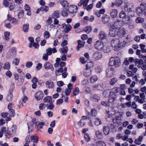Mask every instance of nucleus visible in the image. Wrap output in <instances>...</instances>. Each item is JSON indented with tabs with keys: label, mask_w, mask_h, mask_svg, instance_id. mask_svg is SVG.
I'll use <instances>...</instances> for the list:
<instances>
[{
	"label": "nucleus",
	"mask_w": 146,
	"mask_h": 146,
	"mask_svg": "<svg viewBox=\"0 0 146 146\" xmlns=\"http://www.w3.org/2000/svg\"><path fill=\"white\" fill-rule=\"evenodd\" d=\"M121 64L120 59L118 57H111L109 60L108 65L112 66H114L115 67H119Z\"/></svg>",
	"instance_id": "nucleus-1"
},
{
	"label": "nucleus",
	"mask_w": 146,
	"mask_h": 146,
	"mask_svg": "<svg viewBox=\"0 0 146 146\" xmlns=\"http://www.w3.org/2000/svg\"><path fill=\"white\" fill-rule=\"evenodd\" d=\"M111 46L114 48L115 50H117L119 48L125 46V45L122 42H120L119 39H116L112 40L111 42Z\"/></svg>",
	"instance_id": "nucleus-2"
},
{
	"label": "nucleus",
	"mask_w": 146,
	"mask_h": 146,
	"mask_svg": "<svg viewBox=\"0 0 146 146\" xmlns=\"http://www.w3.org/2000/svg\"><path fill=\"white\" fill-rule=\"evenodd\" d=\"M109 28H112L109 31V34L110 36L112 37H115L117 35V29L113 28V24L111 23L108 25Z\"/></svg>",
	"instance_id": "nucleus-3"
},
{
	"label": "nucleus",
	"mask_w": 146,
	"mask_h": 146,
	"mask_svg": "<svg viewBox=\"0 0 146 146\" xmlns=\"http://www.w3.org/2000/svg\"><path fill=\"white\" fill-rule=\"evenodd\" d=\"M94 46L96 49L99 50H102L104 47L103 42L99 40H97Z\"/></svg>",
	"instance_id": "nucleus-4"
},
{
	"label": "nucleus",
	"mask_w": 146,
	"mask_h": 146,
	"mask_svg": "<svg viewBox=\"0 0 146 146\" xmlns=\"http://www.w3.org/2000/svg\"><path fill=\"white\" fill-rule=\"evenodd\" d=\"M117 95L115 94H111L110 92V95H109L108 102L110 103H112L114 104L116 102V98Z\"/></svg>",
	"instance_id": "nucleus-5"
},
{
	"label": "nucleus",
	"mask_w": 146,
	"mask_h": 146,
	"mask_svg": "<svg viewBox=\"0 0 146 146\" xmlns=\"http://www.w3.org/2000/svg\"><path fill=\"white\" fill-rule=\"evenodd\" d=\"M102 57V53L99 52L97 51L94 53L92 58L95 61H97L100 60Z\"/></svg>",
	"instance_id": "nucleus-6"
},
{
	"label": "nucleus",
	"mask_w": 146,
	"mask_h": 146,
	"mask_svg": "<svg viewBox=\"0 0 146 146\" xmlns=\"http://www.w3.org/2000/svg\"><path fill=\"white\" fill-rule=\"evenodd\" d=\"M62 28L64 29L63 32L66 33H68L72 28L71 26L68 24L63 23L62 25Z\"/></svg>",
	"instance_id": "nucleus-7"
},
{
	"label": "nucleus",
	"mask_w": 146,
	"mask_h": 146,
	"mask_svg": "<svg viewBox=\"0 0 146 146\" xmlns=\"http://www.w3.org/2000/svg\"><path fill=\"white\" fill-rule=\"evenodd\" d=\"M125 29L123 28L117 29V35L119 37H122L125 35Z\"/></svg>",
	"instance_id": "nucleus-8"
},
{
	"label": "nucleus",
	"mask_w": 146,
	"mask_h": 146,
	"mask_svg": "<svg viewBox=\"0 0 146 146\" xmlns=\"http://www.w3.org/2000/svg\"><path fill=\"white\" fill-rule=\"evenodd\" d=\"M43 97L44 94L41 91H38L35 95V97L37 101L41 100L42 99Z\"/></svg>",
	"instance_id": "nucleus-9"
},
{
	"label": "nucleus",
	"mask_w": 146,
	"mask_h": 146,
	"mask_svg": "<svg viewBox=\"0 0 146 146\" xmlns=\"http://www.w3.org/2000/svg\"><path fill=\"white\" fill-rule=\"evenodd\" d=\"M16 128L15 126L14 125H10L8 128V131L10 135H13L15 133Z\"/></svg>",
	"instance_id": "nucleus-10"
},
{
	"label": "nucleus",
	"mask_w": 146,
	"mask_h": 146,
	"mask_svg": "<svg viewBox=\"0 0 146 146\" xmlns=\"http://www.w3.org/2000/svg\"><path fill=\"white\" fill-rule=\"evenodd\" d=\"M45 86L46 87L50 89H52L54 87L53 82L51 80H48L45 82Z\"/></svg>",
	"instance_id": "nucleus-11"
},
{
	"label": "nucleus",
	"mask_w": 146,
	"mask_h": 146,
	"mask_svg": "<svg viewBox=\"0 0 146 146\" xmlns=\"http://www.w3.org/2000/svg\"><path fill=\"white\" fill-rule=\"evenodd\" d=\"M113 121L114 123L119 125L121 123V118L119 117H114L113 118Z\"/></svg>",
	"instance_id": "nucleus-12"
},
{
	"label": "nucleus",
	"mask_w": 146,
	"mask_h": 146,
	"mask_svg": "<svg viewBox=\"0 0 146 146\" xmlns=\"http://www.w3.org/2000/svg\"><path fill=\"white\" fill-rule=\"evenodd\" d=\"M77 7L75 5H70L68 7V13H74L77 10Z\"/></svg>",
	"instance_id": "nucleus-13"
},
{
	"label": "nucleus",
	"mask_w": 146,
	"mask_h": 146,
	"mask_svg": "<svg viewBox=\"0 0 146 146\" xmlns=\"http://www.w3.org/2000/svg\"><path fill=\"white\" fill-rule=\"evenodd\" d=\"M44 66L46 69L50 70L51 71H53L54 70L52 65L49 62H46L44 64Z\"/></svg>",
	"instance_id": "nucleus-14"
},
{
	"label": "nucleus",
	"mask_w": 146,
	"mask_h": 146,
	"mask_svg": "<svg viewBox=\"0 0 146 146\" xmlns=\"http://www.w3.org/2000/svg\"><path fill=\"white\" fill-rule=\"evenodd\" d=\"M46 53L48 55H50L51 54L52 52L53 53H55L57 52V50L55 48H48L46 49Z\"/></svg>",
	"instance_id": "nucleus-15"
},
{
	"label": "nucleus",
	"mask_w": 146,
	"mask_h": 146,
	"mask_svg": "<svg viewBox=\"0 0 146 146\" xmlns=\"http://www.w3.org/2000/svg\"><path fill=\"white\" fill-rule=\"evenodd\" d=\"M92 74L91 70L88 68H85L83 71V74L86 77L90 76Z\"/></svg>",
	"instance_id": "nucleus-16"
},
{
	"label": "nucleus",
	"mask_w": 146,
	"mask_h": 146,
	"mask_svg": "<svg viewBox=\"0 0 146 146\" xmlns=\"http://www.w3.org/2000/svg\"><path fill=\"white\" fill-rule=\"evenodd\" d=\"M118 13V11L116 9H114L112 10L110 12L111 17L112 18H116Z\"/></svg>",
	"instance_id": "nucleus-17"
},
{
	"label": "nucleus",
	"mask_w": 146,
	"mask_h": 146,
	"mask_svg": "<svg viewBox=\"0 0 146 146\" xmlns=\"http://www.w3.org/2000/svg\"><path fill=\"white\" fill-rule=\"evenodd\" d=\"M114 70L112 68L107 69L106 70V74L108 77H111L113 75Z\"/></svg>",
	"instance_id": "nucleus-18"
},
{
	"label": "nucleus",
	"mask_w": 146,
	"mask_h": 146,
	"mask_svg": "<svg viewBox=\"0 0 146 146\" xmlns=\"http://www.w3.org/2000/svg\"><path fill=\"white\" fill-rule=\"evenodd\" d=\"M43 101L44 103H52L53 102L52 97L48 96L45 97L43 99Z\"/></svg>",
	"instance_id": "nucleus-19"
},
{
	"label": "nucleus",
	"mask_w": 146,
	"mask_h": 146,
	"mask_svg": "<svg viewBox=\"0 0 146 146\" xmlns=\"http://www.w3.org/2000/svg\"><path fill=\"white\" fill-rule=\"evenodd\" d=\"M99 36L100 39L101 40L105 39L107 37L106 34L103 31H101L99 33Z\"/></svg>",
	"instance_id": "nucleus-20"
},
{
	"label": "nucleus",
	"mask_w": 146,
	"mask_h": 146,
	"mask_svg": "<svg viewBox=\"0 0 146 146\" xmlns=\"http://www.w3.org/2000/svg\"><path fill=\"white\" fill-rule=\"evenodd\" d=\"M17 50L15 48H13L11 49L9 51L7 55L10 56H13L16 54Z\"/></svg>",
	"instance_id": "nucleus-21"
},
{
	"label": "nucleus",
	"mask_w": 146,
	"mask_h": 146,
	"mask_svg": "<svg viewBox=\"0 0 146 146\" xmlns=\"http://www.w3.org/2000/svg\"><path fill=\"white\" fill-rule=\"evenodd\" d=\"M89 0H80V2L78 4V5L79 6H81L82 5H83L84 8L87 6Z\"/></svg>",
	"instance_id": "nucleus-22"
},
{
	"label": "nucleus",
	"mask_w": 146,
	"mask_h": 146,
	"mask_svg": "<svg viewBox=\"0 0 146 146\" xmlns=\"http://www.w3.org/2000/svg\"><path fill=\"white\" fill-rule=\"evenodd\" d=\"M107 111V113L110 116L114 115L115 113L114 109L111 107H109Z\"/></svg>",
	"instance_id": "nucleus-23"
},
{
	"label": "nucleus",
	"mask_w": 146,
	"mask_h": 146,
	"mask_svg": "<svg viewBox=\"0 0 146 146\" xmlns=\"http://www.w3.org/2000/svg\"><path fill=\"white\" fill-rule=\"evenodd\" d=\"M71 90L70 89H66L65 91H63L62 92V98L64 97L65 94L66 96L69 95L71 92Z\"/></svg>",
	"instance_id": "nucleus-24"
},
{
	"label": "nucleus",
	"mask_w": 146,
	"mask_h": 146,
	"mask_svg": "<svg viewBox=\"0 0 146 146\" xmlns=\"http://www.w3.org/2000/svg\"><path fill=\"white\" fill-rule=\"evenodd\" d=\"M78 46L77 47V49L78 51H79L80 48L84 46L85 42L82 41L80 40H78Z\"/></svg>",
	"instance_id": "nucleus-25"
},
{
	"label": "nucleus",
	"mask_w": 146,
	"mask_h": 146,
	"mask_svg": "<svg viewBox=\"0 0 146 146\" xmlns=\"http://www.w3.org/2000/svg\"><path fill=\"white\" fill-rule=\"evenodd\" d=\"M143 137L142 136H140L138 138L135 139L134 141V143L135 144L140 145L141 143V142L143 140Z\"/></svg>",
	"instance_id": "nucleus-26"
},
{
	"label": "nucleus",
	"mask_w": 146,
	"mask_h": 146,
	"mask_svg": "<svg viewBox=\"0 0 146 146\" xmlns=\"http://www.w3.org/2000/svg\"><path fill=\"white\" fill-rule=\"evenodd\" d=\"M124 8L125 11H131L132 8V6L131 5L130 3H127L125 5Z\"/></svg>",
	"instance_id": "nucleus-27"
},
{
	"label": "nucleus",
	"mask_w": 146,
	"mask_h": 146,
	"mask_svg": "<svg viewBox=\"0 0 146 146\" xmlns=\"http://www.w3.org/2000/svg\"><path fill=\"white\" fill-rule=\"evenodd\" d=\"M110 129L109 127L105 126L103 127V132L105 135H108L109 133Z\"/></svg>",
	"instance_id": "nucleus-28"
},
{
	"label": "nucleus",
	"mask_w": 146,
	"mask_h": 146,
	"mask_svg": "<svg viewBox=\"0 0 146 146\" xmlns=\"http://www.w3.org/2000/svg\"><path fill=\"white\" fill-rule=\"evenodd\" d=\"M123 21L125 24H128L131 22L130 17L127 16L123 19Z\"/></svg>",
	"instance_id": "nucleus-29"
},
{
	"label": "nucleus",
	"mask_w": 146,
	"mask_h": 146,
	"mask_svg": "<svg viewBox=\"0 0 146 146\" xmlns=\"http://www.w3.org/2000/svg\"><path fill=\"white\" fill-rule=\"evenodd\" d=\"M93 121L94 124L97 126L100 125L102 123L101 120L100 119L97 118H94Z\"/></svg>",
	"instance_id": "nucleus-30"
},
{
	"label": "nucleus",
	"mask_w": 146,
	"mask_h": 146,
	"mask_svg": "<svg viewBox=\"0 0 146 146\" xmlns=\"http://www.w3.org/2000/svg\"><path fill=\"white\" fill-rule=\"evenodd\" d=\"M136 11L137 13L139 16L142 15L144 11L139 7L137 8Z\"/></svg>",
	"instance_id": "nucleus-31"
},
{
	"label": "nucleus",
	"mask_w": 146,
	"mask_h": 146,
	"mask_svg": "<svg viewBox=\"0 0 146 146\" xmlns=\"http://www.w3.org/2000/svg\"><path fill=\"white\" fill-rule=\"evenodd\" d=\"M118 81V79L116 78H113L110 80L109 81L110 84L113 85L116 83Z\"/></svg>",
	"instance_id": "nucleus-32"
},
{
	"label": "nucleus",
	"mask_w": 146,
	"mask_h": 146,
	"mask_svg": "<svg viewBox=\"0 0 146 146\" xmlns=\"http://www.w3.org/2000/svg\"><path fill=\"white\" fill-rule=\"evenodd\" d=\"M98 78L97 76L96 75H93L91 76L90 78V81L92 83H94L97 81Z\"/></svg>",
	"instance_id": "nucleus-33"
},
{
	"label": "nucleus",
	"mask_w": 146,
	"mask_h": 146,
	"mask_svg": "<svg viewBox=\"0 0 146 146\" xmlns=\"http://www.w3.org/2000/svg\"><path fill=\"white\" fill-rule=\"evenodd\" d=\"M68 50V48L67 46H65L60 49V51L61 53L65 54L66 53Z\"/></svg>",
	"instance_id": "nucleus-34"
},
{
	"label": "nucleus",
	"mask_w": 146,
	"mask_h": 146,
	"mask_svg": "<svg viewBox=\"0 0 146 146\" xmlns=\"http://www.w3.org/2000/svg\"><path fill=\"white\" fill-rule=\"evenodd\" d=\"M68 10L66 9H63L61 12V15L63 17L67 16L68 14Z\"/></svg>",
	"instance_id": "nucleus-35"
},
{
	"label": "nucleus",
	"mask_w": 146,
	"mask_h": 146,
	"mask_svg": "<svg viewBox=\"0 0 146 146\" xmlns=\"http://www.w3.org/2000/svg\"><path fill=\"white\" fill-rule=\"evenodd\" d=\"M93 89L94 90H95L96 89L101 90H102V88L101 85L99 84H95L93 86Z\"/></svg>",
	"instance_id": "nucleus-36"
},
{
	"label": "nucleus",
	"mask_w": 146,
	"mask_h": 146,
	"mask_svg": "<svg viewBox=\"0 0 146 146\" xmlns=\"http://www.w3.org/2000/svg\"><path fill=\"white\" fill-rule=\"evenodd\" d=\"M13 94L11 92H9L7 97V100L9 102H10L12 100V98L13 97Z\"/></svg>",
	"instance_id": "nucleus-37"
},
{
	"label": "nucleus",
	"mask_w": 146,
	"mask_h": 146,
	"mask_svg": "<svg viewBox=\"0 0 146 146\" xmlns=\"http://www.w3.org/2000/svg\"><path fill=\"white\" fill-rule=\"evenodd\" d=\"M121 24V22L119 20H117V21L115 22L113 25V28L115 27V29H117V28L119 27L120 26V24Z\"/></svg>",
	"instance_id": "nucleus-38"
},
{
	"label": "nucleus",
	"mask_w": 146,
	"mask_h": 146,
	"mask_svg": "<svg viewBox=\"0 0 146 146\" xmlns=\"http://www.w3.org/2000/svg\"><path fill=\"white\" fill-rule=\"evenodd\" d=\"M3 68L5 69L9 70L10 68V64L9 62H6L4 64Z\"/></svg>",
	"instance_id": "nucleus-39"
},
{
	"label": "nucleus",
	"mask_w": 146,
	"mask_h": 146,
	"mask_svg": "<svg viewBox=\"0 0 146 146\" xmlns=\"http://www.w3.org/2000/svg\"><path fill=\"white\" fill-rule=\"evenodd\" d=\"M38 137L36 136H31V140L34 142L37 143L38 141Z\"/></svg>",
	"instance_id": "nucleus-40"
},
{
	"label": "nucleus",
	"mask_w": 146,
	"mask_h": 146,
	"mask_svg": "<svg viewBox=\"0 0 146 146\" xmlns=\"http://www.w3.org/2000/svg\"><path fill=\"white\" fill-rule=\"evenodd\" d=\"M60 4L64 7H66L68 6V3L67 1L65 0H62L60 2Z\"/></svg>",
	"instance_id": "nucleus-41"
},
{
	"label": "nucleus",
	"mask_w": 146,
	"mask_h": 146,
	"mask_svg": "<svg viewBox=\"0 0 146 146\" xmlns=\"http://www.w3.org/2000/svg\"><path fill=\"white\" fill-rule=\"evenodd\" d=\"M110 91L109 90H105L103 93V95L104 97H107L109 95H110Z\"/></svg>",
	"instance_id": "nucleus-42"
},
{
	"label": "nucleus",
	"mask_w": 146,
	"mask_h": 146,
	"mask_svg": "<svg viewBox=\"0 0 146 146\" xmlns=\"http://www.w3.org/2000/svg\"><path fill=\"white\" fill-rule=\"evenodd\" d=\"M109 20V17L108 15H105L102 18V21L104 23H107Z\"/></svg>",
	"instance_id": "nucleus-43"
},
{
	"label": "nucleus",
	"mask_w": 146,
	"mask_h": 146,
	"mask_svg": "<svg viewBox=\"0 0 146 146\" xmlns=\"http://www.w3.org/2000/svg\"><path fill=\"white\" fill-rule=\"evenodd\" d=\"M139 7L142 9L143 10L145 11L146 10V3L145 2H143L141 3Z\"/></svg>",
	"instance_id": "nucleus-44"
},
{
	"label": "nucleus",
	"mask_w": 146,
	"mask_h": 146,
	"mask_svg": "<svg viewBox=\"0 0 146 146\" xmlns=\"http://www.w3.org/2000/svg\"><path fill=\"white\" fill-rule=\"evenodd\" d=\"M29 24H24L23 26V30L25 32H27L29 30Z\"/></svg>",
	"instance_id": "nucleus-45"
},
{
	"label": "nucleus",
	"mask_w": 146,
	"mask_h": 146,
	"mask_svg": "<svg viewBox=\"0 0 146 146\" xmlns=\"http://www.w3.org/2000/svg\"><path fill=\"white\" fill-rule=\"evenodd\" d=\"M93 7V4H91L87 6H86L84 7V9L88 11H89L91 10Z\"/></svg>",
	"instance_id": "nucleus-46"
},
{
	"label": "nucleus",
	"mask_w": 146,
	"mask_h": 146,
	"mask_svg": "<svg viewBox=\"0 0 146 146\" xmlns=\"http://www.w3.org/2000/svg\"><path fill=\"white\" fill-rule=\"evenodd\" d=\"M10 32H6L4 33V39L7 40H8L9 39V36H10Z\"/></svg>",
	"instance_id": "nucleus-47"
},
{
	"label": "nucleus",
	"mask_w": 146,
	"mask_h": 146,
	"mask_svg": "<svg viewBox=\"0 0 146 146\" xmlns=\"http://www.w3.org/2000/svg\"><path fill=\"white\" fill-rule=\"evenodd\" d=\"M63 72V70L62 68H59L56 71L55 74L56 76H58L61 75V73Z\"/></svg>",
	"instance_id": "nucleus-48"
},
{
	"label": "nucleus",
	"mask_w": 146,
	"mask_h": 146,
	"mask_svg": "<svg viewBox=\"0 0 146 146\" xmlns=\"http://www.w3.org/2000/svg\"><path fill=\"white\" fill-rule=\"evenodd\" d=\"M119 91V88L117 87H115L111 89V91L110 92L111 94H115L117 93Z\"/></svg>",
	"instance_id": "nucleus-49"
},
{
	"label": "nucleus",
	"mask_w": 146,
	"mask_h": 146,
	"mask_svg": "<svg viewBox=\"0 0 146 146\" xmlns=\"http://www.w3.org/2000/svg\"><path fill=\"white\" fill-rule=\"evenodd\" d=\"M50 33L49 32L47 31L44 32L43 34L44 38L46 39H48L50 37Z\"/></svg>",
	"instance_id": "nucleus-50"
},
{
	"label": "nucleus",
	"mask_w": 146,
	"mask_h": 146,
	"mask_svg": "<svg viewBox=\"0 0 146 146\" xmlns=\"http://www.w3.org/2000/svg\"><path fill=\"white\" fill-rule=\"evenodd\" d=\"M144 21L143 18L140 17H137L135 21L137 23H143Z\"/></svg>",
	"instance_id": "nucleus-51"
},
{
	"label": "nucleus",
	"mask_w": 146,
	"mask_h": 146,
	"mask_svg": "<svg viewBox=\"0 0 146 146\" xmlns=\"http://www.w3.org/2000/svg\"><path fill=\"white\" fill-rule=\"evenodd\" d=\"M85 124V123L83 120H81L79 121L78 125L80 127H83Z\"/></svg>",
	"instance_id": "nucleus-52"
},
{
	"label": "nucleus",
	"mask_w": 146,
	"mask_h": 146,
	"mask_svg": "<svg viewBox=\"0 0 146 146\" xmlns=\"http://www.w3.org/2000/svg\"><path fill=\"white\" fill-rule=\"evenodd\" d=\"M79 92V89L78 88H76L74 89L73 93L74 96H76L78 94Z\"/></svg>",
	"instance_id": "nucleus-53"
},
{
	"label": "nucleus",
	"mask_w": 146,
	"mask_h": 146,
	"mask_svg": "<svg viewBox=\"0 0 146 146\" xmlns=\"http://www.w3.org/2000/svg\"><path fill=\"white\" fill-rule=\"evenodd\" d=\"M84 137L86 141L88 142L90 140V135L87 133H86L84 135Z\"/></svg>",
	"instance_id": "nucleus-54"
},
{
	"label": "nucleus",
	"mask_w": 146,
	"mask_h": 146,
	"mask_svg": "<svg viewBox=\"0 0 146 146\" xmlns=\"http://www.w3.org/2000/svg\"><path fill=\"white\" fill-rule=\"evenodd\" d=\"M49 105H47V108L49 110H52L54 108V106L52 103H49Z\"/></svg>",
	"instance_id": "nucleus-55"
},
{
	"label": "nucleus",
	"mask_w": 146,
	"mask_h": 146,
	"mask_svg": "<svg viewBox=\"0 0 146 146\" xmlns=\"http://www.w3.org/2000/svg\"><path fill=\"white\" fill-rule=\"evenodd\" d=\"M96 135L97 137L98 138L101 139L102 137V133L98 131H96Z\"/></svg>",
	"instance_id": "nucleus-56"
},
{
	"label": "nucleus",
	"mask_w": 146,
	"mask_h": 146,
	"mask_svg": "<svg viewBox=\"0 0 146 146\" xmlns=\"http://www.w3.org/2000/svg\"><path fill=\"white\" fill-rule=\"evenodd\" d=\"M94 66V63L92 62H89L86 65V68L90 69L93 67Z\"/></svg>",
	"instance_id": "nucleus-57"
},
{
	"label": "nucleus",
	"mask_w": 146,
	"mask_h": 146,
	"mask_svg": "<svg viewBox=\"0 0 146 146\" xmlns=\"http://www.w3.org/2000/svg\"><path fill=\"white\" fill-rule=\"evenodd\" d=\"M134 66L133 65H130L129 66V69L132 70L134 73H135L137 71V69L136 67H134Z\"/></svg>",
	"instance_id": "nucleus-58"
},
{
	"label": "nucleus",
	"mask_w": 146,
	"mask_h": 146,
	"mask_svg": "<svg viewBox=\"0 0 146 146\" xmlns=\"http://www.w3.org/2000/svg\"><path fill=\"white\" fill-rule=\"evenodd\" d=\"M126 15L125 13L123 11H121L119 14V17L120 18H123V19L125 18Z\"/></svg>",
	"instance_id": "nucleus-59"
},
{
	"label": "nucleus",
	"mask_w": 146,
	"mask_h": 146,
	"mask_svg": "<svg viewBox=\"0 0 146 146\" xmlns=\"http://www.w3.org/2000/svg\"><path fill=\"white\" fill-rule=\"evenodd\" d=\"M19 59L16 58L13 59L12 63L16 65H18L19 64Z\"/></svg>",
	"instance_id": "nucleus-60"
},
{
	"label": "nucleus",
	"mask_w": 146,
	"mask_h": 146,
	"mask_svg": "<svg viewBox=\"0 0 146 146\" xmlns=\"http://www.w3.org/2000/svg\"><path fill=\"white\" fill-rule=\"evenodd\" d=\"M92 30L91 27L90 26H88L85 29V32L87 33H88Z\"/></svg>",
	"instance_id": "nucleus-61"
},
{
	"label": "nucleus",
	"mask_w": 146,
	"mask_h": 146,
	"mask_svg": "<svg viewBox=\"0 0 146 146\" xmlns=\"http://www.w3.org/2000/svg\"><path fill=\"white\" fill-rule=\"evenodd\" d=\"M9 115L11 117H13L15 115L14 110L13 109L9 111Z\"/></svg>",
	"instance_id": "nucleus-62"
},
{
	"label": "nucleus",
	"mask_w": 146,
	"mask_h": 146,
	"mask_svg": "<svg viewBox=\"0 0 146 146\" xmlns=\"http://www.w3.org/2000/svg\"><path fill=\"white\" fill-rule=\"evenodd\" d=\"M105 143L102 141H99L96 143V145L97 146H105Z\"/></svg>",
	"instance_id": "nucleus-63"
},
{
	"label": "nucleus",
	"mask_w": 146,
	"mask_h": 146,
	"mask_svg": "<svg viewBox=\"0 0 146 146\" xmlns=\"http://www.w3.org/2000/svg\"><path fill=\"white\" fill-rule=\"evenodd\" d=\"M46 105L44 103H41L39 105V108L40 110H43L45 109Z\"/></svg>",
	"instance_id": "nucleus-64"
}]
</instances>
